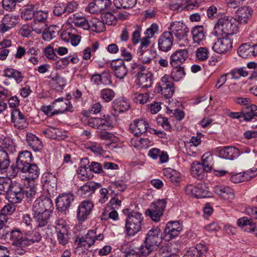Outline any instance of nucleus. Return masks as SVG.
<instances>
[{
	"label": "nucleus",
	"instance_id": "f257e3e1",
	"mask_svg": "<svg viewBox=\"0 0 257 257\" xmlns=\"http://www.w3.org/2000/svg\"><path fill=\"white\" fill-rule=\"evenodd\" d=\"M168 31L163 32L158 40L159 49L163 52L169 51L174 41L180 47L189 46V28L180 21L172 22L168 27Z\"/></svg>",
	"mask_w": 257,
	"mask_h": 257
},
{
	"label": "nucleus",
	"instance_id": "f03ea898",
	"mask_svg": "<svg viewBox=\"0 0 257 257\" xmlns=\"http://www.w3.org/2000/svg\"><path fill=\"white\" fill-rule=\"evenodd\" d=\"M238 28L235 20L232 18L223 17L219 19L212 32V35L216 37H228L236 34Z\"/></svg>",
	"mask_w": 257,
	"mask_h": 257
},
{
	"label": "nucleus",
	"instance_id": "7ed1b4c3",
	"mask_svg": "<svg viewBox=\"0 0 257 257\" xmlns=\"http://www.w3.org/2000/svg\"><path fill=\"white\" fill-rule=\"evenodd\" d=\"M162 240V234L159 228L150 229L146 235L145 245L142 246L140 251L143 255L147 256L151 252L158 248Z\"/></svg>",
	"mask_w": 257,
	"mask_h": 257
},
{
	"label": "nucleus",
	"instance_id": "20e7f679",
	"mask_svg": "<svg viewBox=\"0 0 257 257\" xmlns=\"http://www.w3.org/2000/svg\"><path fill=\"white\" fill-rule=\"evenodd\" d=\"M103 237V234L98 232L97 229L89 230L84 236L77 237L76 239V242H78L76 247H80L82 249H87L93 245L95 241H101Z\"/></svg>",
	"mask_w": 257,
	"mask_h": 257
},
{
	"label": "nucleus",
	"instance_id": "39448f33",
	"mask_svg": "<svg viewBox=\"0 0 257 257\" xmlns=\"http://www.w3.org/2000/svg\"><path fill=\"white\" fill-rule=\"evenodd\" d=\"M10 201L13 203H19L24 198V190L22 185L17 181H10L7 189Z\"/></svg>",
	"mask_w": 257,
	"mask_h": 257
},
{
	"label": "nucleus",
	"instance_id": "423d86ee",
	"mask_svg": "<svg viewBox=\"0 0 257 257\" xmlns=\"http://www.w3.org/2000/svg\"><path fill=\"white\" fill-rule=\"evenodd\" d=\"M166 205V201L165 199L157 200L151 203L150 208L146 212V214L153 221L158 222L163 214Z\"/></svg>",
	"mask_w": 257,
	"mask_h": 257
},
{
	"label": "nucleus",
	"instance_id": "0eeeda50",
	"mask_svg": "<svg viewBox=\"0 0 257 257\" xmlns=\"http://www.w3.org/2000/svg\"><path fill=\"white\" fill-rule=\"evenodd\" d=\"M156 90L158 92H161L166 98H170L173 95L174 92V84L169 75L166 74L161 78Z\"/></svg>",
	"mask_w": 257,
	"mask_h": 257
},
{
	"label": "nucleus",
	"instance_id": "6e6552de",
	"mask_svg": "<svg viewBox=\"0 0 257 257\" xmlns=\"http://www.w3.org/2000/svg\"><path fill=\"white\" fill-rule=\"evenodd\" d=\"M183 229L182 225L177 221H170L167 223L164 230V238L170 240L176 237Z\"/></svg>",
	"mask_w": 257,
	"mask_h": 257
},
{
	"label": "nucleus",
	"instance_id": "1a4fd4ad",
	"mask_svg": "<svg viewBox=\"0 0 257 257\" xmlns=\"http://www.w3.org/2000/svg\"><path fill=\"white\" fill-rule=\"evenodd\" d=\"M53 209L52 201L49 198L43 196L37 199L34 203L33 212H52Z\"/></svg>",
	"mask_w": 257,
	"mask_h": 257
},
{
	"label": "nucleus",
	"instance_id": "9d476101",
	"mask_svg": "<svg viewBox=\"0 0 257 257\" xmlns=\"http://www.w3.org/2000/svg\"><path fill=\"white\" fill-rule=\"evenodd\" d=\"M54 111L51 115L62 114L67 111H73L72 104L68 100L64 99L63 97L56 99L52 102Z\"/></svg>",
	"mask_w": 257,
	"mask_h": 257
},
{
	"label": "nucleus",
	"instance_id": "9b49d317",
	"mask_svg": "<svg viewBox=\"0 0 257 257\" xmlns=\"http://www.w3.org/2000/svg\"><path fill=\"white\" fill-rule=\"evenodd\" d=\"M19 23V17L12 14H6L0 24V33H5L14 28Z\"/></svg>",
	"mask_w": 257,
	"mask_h": 257
},
{
	"label": "nucleus",
	"instance_id": "f8f14e48",
	"mask_svg": "<svg viewBox=\"0 0 257 257\" xmlns=\"http://www.w3.org/2000/svg\"><path fill=\"white\" fill-rule=\"evenodd\" d=\"M222 38L218 39L212 47V50L219 54L225 53L232 49V41L228 37L222 36Z\"/></svg>",
	"mask_w": 257,
	"mask_h": 257
},
{
	"label": "nucleus",
	"instance_id": "ddd939ff",
	"mask_svg": "<svg viewBox=\"0 0 257 257\" xmlns=\"http://www.w3.org/2000/svg\"><path fill=\"white\" fill-rule=\"evenodd\" d=\"M74 200L72 194H63L59 195L56 200V204L59 211L63 212L68 210Z\"/></svg>",
	"mask_w": 257,
	"mask_h": 257
},
{
	"label": "nucleus",
	"instance_id": "4468645a",
	"mask_svg": "<svg viewBox=\"0 0 257 257\" xmlns=\"http://www.w3.org/2000/svg\"><path fill=\"white\" fill-rule=\"evenodd\" d=\"M213 190L214 193L222 199L231 201L234 198V191L229 186L223 185H215Z\"/></svg>",
	"mask_w": 257,
	"mask_h": 257
},
{
	"label": "nucleus",
	"instance_id": "2eb2a0df",
	"mask_svg": "<svg viewBox=\"0 0 257 257\" xmlns=\"http://www.w3.org/2000/svg\"><path fill=\"white\" fill-rule=\"evenodd\" d=\"M88 124L95 128L106 130L111 125V122L108 115H103V118H90L88 121Z\"/></svg>",
	"mask_w": 257,
	"mask_h": 257
},
{
	"label": "nucleus",
	"instance_id": "dca6fc26",
	"mask_svg": "<svg viewBox=\"0 0 257 257\" xmlns=\"http://www.w3.org/2000/svg\"><path fill=\"white\" fill-rule=\"evenodd\" d=\"M188 49H179L170 56V64L172 66H180L184 63L188 57Z\"/></svg>",
	"mask_w": 257,
	"mask_h": 257
},
{
	"label": "nucleus",
	"instance_id": "f3484780",
	"mask_svg": "<svg viewBox=\"0 0 257 257\" xmlns=\"http://www.w3.org/2000/svg\"><path fill=\"white\" fill-rule=\"evenodd\" d=\"M110 65L115 76L117 78L123 79L127 75V69L123 60L117 59L113 60Z\"/></svg>",
	"mask_w": 257,
	"mask_h": 257
},
{
	"label": "nucleus",
	"instance_id": "a211bd4d",
	"mask_svg": "<svg viewBox=\"0 0 257 257\" xmlns=\"http://www.w3.org/2000/svg\"><path fill=\"white\" fill-rule=\"evenodd\" d=\"M149 124L144 119L135 120L130 126L131 132L135 136H140L141 135L148 131Z\"/></svg>",
	"mask_w": 257,
	"mask_h": 257
},
{
	"label": "nucleus",
	"instance_id": "6ab92c4d",
	"mask_svg": "<svg viewBox=\"0 0 257 257\" xmlns=\"http://www.w3.org/2000/svg\"><path fill=\"white\" fill-rule=\"evenodd\" d=\"M93 207L92 202L84 201L79 206L77 211V217L79 221H85L90 213Z\"/></svg>",
	"mask_w": 257,
	"mask_h": 257
},
{
	"label": "nucleus",
	"instance_id": "aec40b11",
	"mask_svg": "<svg viewBox=\"0 0 257 257\" xmlns=\"http://www.w3.org/2000/svg\"><path fill=\"white\" fill-rule=\"evenodd\" d=\"M137 78V83L142 88H148L152 85L153 74L150 72H145L144 70L138 72Z\"/></svg>",
	"mask_w": 257,
	"mask_h": 257
},
{
	"label": "nucleus",
	"instance_id": "412c9836",
	"mask_svg": "<svg viewBox=\"0 0 257 257\" xmlns=\"http://www.w3.org/2000/svg\"><path fill=\"white\" fill-rule=\"evenodd\" d=\"M11 119L15 126L18 128L23 129L28 125L26 118L19 109H14L12 110Z\"/></svg>",
	"mask_w": 257,
	"mask_h": 257
},
{
	"label": "nucleus",
	"instance_id": "4be33fe9",
	"mask_svg": "<svg viewBox=\"0 0 257 257\" xmlns=\"http://www.w3.org/2000/svg\"><path fill=\"white\" fill-rule=\"evenodd\" d=\"M100 187V185L93 181L88 182L78 189V193L83 197H86L93 194L95 190Z\"/></svg>",
	"mask_w": 257,
	"mask_h": 257
},
{
	"label": "nucleus",
	"instance_id": "5701e85b",
	"mask_svg": "<svg viewBox=\"0 0 257 257\" xmlns=\"http://www.w3.org/2000/svg\"><path fill=\"white\" fill-rule=\"evenodd\" d=\"M206 169L202 164L197 161H194L191 165V174L194 177L198 180H202L206 176Z\"/></svg>",
	"mask_w": 257,
	"mask_h": 257
},
{
	"label": "nucleus",
	"instance_id": "b1692460",
	"mask_svg": "<svg viewBox=\"0 0 257 257\" xmlns=\"http://www.w3.org/2000/svg\"><path fill=\"white\" fill-rule=\"evenodd\" d=\"M251 15V10L248 7H242L239 8L235 13L233 18L235 22L239 23H246Z\"/></svg>",
	"mask_w": 257,
	"mask_h": 257
},
{
	"label": "nucleus",
	"instance_id": "393cba45",
	"mask_svg": "<svg viewBox=\"0 0 257 257\" xmlns=\"http://www.w3.org/2000/svg\"><path fill=\"white\" fill-rule=\"evenodd\" d=\"M52 212H33L34 219L38 227L46 226L49 222Z\"/></svg>",
	"mask_w": 257,
	"mask_h": 257
},
{
	"label": "nucleus",
	"instance_id": "a878e982",
	"mask_svg": "<svg viewBox=\"0 0 257 257\" xmlns=\"http://www.w3.org/2000/svg\"><path fill=\"white\" fill-rule=\"evenodd\" d=\"M57 240L59 244L63 245L67 244L69 240L68 230L66 226L58 224L56 227Z\"/></svg>",
	"mask_w": 257,
	"mask_h": 257
},
{
	"label": "nucleus",
	"instance_id": "bb28decb",
	"mask_svg": "<svg viewBox=\"0 0 257 257\" xmlns=\"http://www.w3.org/2000/svg\"><path fill=\"white\" fill-rule=\"evenodd\" d=\"M43 133L47 137L53 139L63 140L66 137L65 132L52 126H48L43 131Z\"/></svg>",
	"mask_w": 257,
	"mask_h": 257
},
{
	"label": "nucleus",
	"instance_id": "cd10ccee",
	"mask_svg": "<svg viewBox=\"0 0 257 257\" xmlns=\"http://www.w3.org/2000/svg\"><path fill=\"white\" fill-rule=\"evenodd\" d=\"M23 168L20 169L23 173H28L27 178L29 180H34L37 178L40 175V170L38 167L35 164H29Z\"/></svg>",
	"mask_w": 257,
	"mask_h": 257
},
{
	"label": "nucleus",
	"instance_id": "c85d7f7f",
	"mask_svg": "<svg viewBox=\"0 0 257 257\" xmlns=\"http://www.w3.org/2000/svg\"><path fill=\"white\" fill-rule=\"evenodd\" d=\"M61 36L63 41L66 42H70L73 46H77L80 41V37L77 34H74L71 30L67 29L64 31Z\"/></svg>",
	"mask_w": 257,
	"mask_h": 257
},
{
	"label": "nucleus",
	"instance_id": "c756f323",
	"mask_svg": "<svg viewBox=\"0 0 257 257\" xmlns=\"http://www.w3.org/2000/svg\"><path fill=\"white\" fill-rule=\"evenodd\" d=\"M239 151L232 147H225L219 152V156L224 159L233 160L238 156Z\"/></svg>",
	"mask_w": 257,
	"mask_h": 257
},
{
	"label": "nucleus",
	"instance_id": "7c9ffc66",
	"mask_svg": "<svg viewBox=\"0 0 257 257\" xmlns=\"http://www.w3.org/2000/svg\"><path fill=\"white\" fill-rule=\"evenodd\" d=\"M10 238L12 244L17 247H23L26 246L25 237L19 230H13L11 232Z\"/></svg>",
	"mask_w": 257,
	"mask_h": 257
},
{
	"label": "nucleus",
	"instance_id": "2f4dec72",
	"mask_svg": "<svg viewBox=\"0 0 257 257\" xmlns=\"http://www.w3.org/2000/svg\"><path fill=\"white\" fill-rule=\"evenodd\" d=\"M32 161V155L30 152L28 151L20 152L17 162L18 167L20 169L23 168L24 167L31 164Z\"/></svg>",
	"mask_w": 257,
	"mask_h": 257
},
{
	"label": "nucleus",
	"instance_id": "473e14b6",
	"mask_svg": "<svg viewBox=\"0 0 257 257\" xmlns=\"http://www.w3.org/2000/svg\"><path fill=\"white\" fill-rule=\"evenodd\" d=\"M26 141L28 145L35 152L40 150L42 148V143L40 139L32 133H27Z\"/></svg>",
	"mask_w": 257,
	"mask_h": 257
},
{
	"label": "nucleus",
	"instance_id": "72a5a7b5",
	"mask_svg": "<svg viewBox=\"0 0 257 257\" xmlns=\"http://www.w3.org/2000/svg\"><path fill=\"white\" fill-rule=\"evenodd\" d=\"M237 224L238 226L244 228L245 230L248 232L254 231L256 228V225L253 220L251 219H248L246 217H243L238 219Z\"/></svg>",
	"mask_w": 257,
	"mask_h": 257
},
{
	"label": "nucleus",
	"instance_id": "f704fd0d",
	"mask_svg": "<svg viewBox=\"0 0 257 257\" xmlns=\"http://www.w3.org/2000/svg\"><path fill=\"white\" fill-rule=\"evenodd\" d=\"M129 107V103L123 99H116L112 102V108L114 111V115L127 110Z\"/></svg>",
	"mask_w": 257,
	"mask_h": 257
},
{
	"label": "nucleus",
	"instance_id": "c9c22d12",
	"mask_svg": "<svg viewBox=\"0 0 257 257\" xmlns=\"http://www.w3.org/2000/svg\"><path fill=\"white\" fill-rule=\"evenodd\" d=\"M138 136L131 139V146L137 149H146L151 145V142L148 138H139Z\"/></svg>",
	"mask_w": 257,
	"mask_h": 257
},
{
	"label": "nucleus",
	"instance_id": "e433bc0d",
	"mask_svg": "<svg viewBox=\"0 0 257 257\" xmlns=\"http://www.w3.org/2000/svg\"><path fill=\"white\" fill-rule=\"evenodd\" d=\"M26 246L39 242L42 239L40 233L37 230L29 231L25 233Z\"/></svg>",
	"mask_w": 257,
	"mask_h": 257
},
{
	"label": "nucleus",
	"instance_id": "4c0bfd02",
	"mask_svg": "<svg viewBox=\"0 0 257 257\" xmlns=\"http://www.w3.org/2000/svg\"><path fill=\"white\" fill-rule=\"evenodd\" d=\"M191 33L194 43L199 44L205 38L204 29L202 26L194 27L192 29Z\"/></svg>",
	"mask_w": 257,
	"mask_h": 257
},
{
	"label": "nucleus",
	"instance_id": "58836bf2",
	"mask_svg": "<svg viewBox=\"0 0 257 257\" xmlns=\"http://www.w3.org/2000/svg\"><path fill=\"white\" fill-rule=\"evenodd\" d=\"M4 75L10 78H14L17 83H21L24 78L22 73L13 68H7L4 70Z\"/></svg>",
	"mask_w": 257,
	"mask_h": 257
},
{
	"label": "nucleus",
	"instance_id": "ea45409f",
	"mask_svg": "<svg viewBox=\"0 0 257 257\" xmlns=\"http://www.w3.org/2000/svg\"><path fill=\"white\" fill-rule=\"evenodd\" d=\"M141 229V224L131 222L130 221L125 220V232L127 235L133 236L139 232Z\"/></svg>",
	"mask_w": 257,
	"mask_h": 257
},
{
	"label": "nucleus",
	"instance_id": "a19ab883",
	"mask_svg": "<svg viewBox=\"0 0 257 257\" xmlns=\"http://www.w3.org/2000/svg\"><path fill=\"white\" fill-rule=\"evenodd\" d=\"M73 19L72 23L75 26L86 30L89 29L90 26L89 22L84 17L77 16L75 14L73 15Z\"/></svg>",
	"mask_w": 257,
	"mask_h": 257
},
{
	"label": "nucleus",
	"instance_id": "79ce46f5",
	"mask_svg": "<svg viewBox=\"0 0 257 257\" xmlns=\"http://www.w3.org/2000/svg\"><path fill=\"white\" fill-rule=\"evenodd\" d=\"M138 0H114V6L117 9H124L133 8L137 3Z\"/></svg>",
	"mask_w": 257,
	"mask_h": 257
},
{
	"label": "nucleus",
	"instance_id": "37998d69",
	"mask_svg": "<svg viewBox=\"0 0 257 257\" xmlns=\"http://www.w3.org/2000/svg\"><path fill=\"white\" fill-rule=\"evenodd\" d=\"M251 51V45L244 43L239 46L237 53L242 58H248L252 56Z\"/></svg>",
	"mask_w": 257,
	"mask_h": 257
},
{
	"label": "nucleus",
	"instance_id": "c03bdc74",
	"mask_svg": "<svg viewBox=\"0 0 257 257\" xmlns=\"http://www.w3.org/2000/svg\"><path fill=\"white\" fill-rule=\"evenodd\" d=\"M174 67L171 71V77L174 81H178L185 76V70L183 67L180 66Z\"/></svg>",
	"mask_w": 257,
	"mask_h": 257
},
{
	"label": "nucleus",
	"instance_id": "a18cd8bd",
	"mask_svg": "<svg viewBox=\"0 0 257 257\" xmlns=\"http://www.w3.org/2000/svg\"><path fill=\"white\" fill-rule=\"evenodd\" d=\"M202 164L207 172H210L212 169L213 156L209 152L205 153L201 158Z\"/></svg>",
	"mask_w": 257,
	"mask_h": 257
},
{
	"label": "nucleus",
	"instance_id": "49530a36",
	"mask_svg": "<svg viewBox=\"0 0 257 257\" xmlns=\"http://www.w3.org/2000/svg\"><path fill=\"white\" fill-rule=\"evenodd\" d=\"M35 13L34 5H31L26 7L21 14L22 19L28 21L34 18Z\"/></svg>",
	"mask_w": 257,
	"mask_h": 257
},
{
	"label": "nucleus",
	"instance_id": "de8ad7c7",
	"mask_svg": "<svg viewBox=\"0 0 257 257\" xmlns=\"http://www.w3.org/2000/svg\"><path fill=\"white\" fill-rule=\"evenodd\" d=\"M90 29L92 31L97 33H100L105 30L104 24L102 21H98L96 19H93L89 22Z\"/></svg>",
	"mask_w": 257,
	"mask_h": 257
},
{
	"label": "nucleus",
	"instance_id": "09e8293b",
	"mask_svg": "<svg viewBox=\"0 0 257 257\" xmlns=\"http://www.w3.org/2000/svg\"><path fill=\"white\" fill-rule=\"evenodd\" d=\"M101 18L103 24L108 25H115L117 23L116 17L110 12L102 13Z\"/></svg>",
	"mask_w": 257,
	"mask_h": 257
},
{
	"label": "nucleus",
	"instance_id": "8fccbe9b",
	"mask_svg": "<svg viewBox=\"0 0 257 257\" xmlns=\"http://www.w3.org/2000/svg\"><path fill=\"white\" fill-rule=\"evenodd\" d=\"M51 81L57 91H62L65 85L64 79L58 75L53 77L51 78Z\"/></svg>",
	"mask_w": 257,
	"mask_h": 257
},
{
	"label": "nucleus",
	"instance_id": "3c124183",
	"mask_svg": "<svg viewBox=\"0 0 257 257\" xmlns=\"http://www.w3.org/2000/svg\"><path fill=\"white\" fill-rule=\"evenodd\" d=\"M131 97L134 102L143 104L147 102L149 95L148 93L135 92L132 94Z\"/></svg>",
	"mask_w": 257,
	"mask_h": 257
},
{
	"label": "nucleus",
	"instance_id": "603ef678",
	"mask_svg": "<svg viewBox=\"0 0 257 257\" xmlns=\"http://www.w3.org/2000/svg\"><path fill=\"white\" fill-rule=\"evenodd\" d=\"M248 111L245 113L242 112V117L246 121H250L254 117L257 116V106L254 104H251L248 108Z\"/></svg>",
	"mask_w": 257,
	"mask_h": 257
},
{
	"label": "nucleus",
	"instance_id": "864d4df0",
	"mask_svg": "<svg viewBox=\"0 0 257 257\" xmlns=\"http://www.w3.org/2000/svg\"><path fill=\"white\" fill-rule=\"evenodd\" d=\"M197 198L209 197V192L206 184L199 183L197 184Z\"/></svg>",
	"mask_w": 257,
	"mask_h": 257
},
{
	"label": "nucleus",
	"instance_id": "5fc2aeb1",
	"mask_svg": "<svg viewBox=\"0 0 257 257\" xmlns=\"http://www.w3.org/2000/svg\"><path fill=\"white\" fill-rule=\"evenodd\" d=\"M115 96L114 92L110 89H103L100 91V97L106 102L110 101Z\"/></svg>",
	"mask_w": 257,
	"mask_h": 257
},
{
	"label": "nucleus",
	"instance_id": "6e6d98bb",
	"mask_svg": "<svg viewBox=\"0 0 257 257\" xmlns=\"http://www.w3.org/2000/svg\"><path fill=\"white\" fill-rule=\"evenodd\" d=\"M48 25L47 23L33 22L32 24V30L38 34H42L48 29Z\"/></svg>",
	"mask_w": 257,
	"mask_h": 257
},
{
	"label": "nucleus",
	"instance_id": "4d7b16f0",
	"mask_svg": "<svg viewBox=\"0 0 257 257\" xmlns=\"http://www.w3.org/2000/svg\"><path fill=\"white\" fill-rule=\"evenodd\" d=\"M143 219V215L138 212L133 211L130 213L126 219L131 222H135L137 224H141Z\"/></svg>",
	"mask_w": 257,
	"mask_h": 257
},
{
	"label": "nucleus",
	"instance_id": "13d9d810",
	"mask_svg": "<svg viewBox=\"0 0 257 257\" xmlns=\"http://www.w3.org/2000/svg\"><path fill=\"white\" fill-rule=\"evenodd\" d=\"M1 150L8 152L9 151L12 152L15 149V146L13 142L10 138H5L3 140L2 144L0 145Z\"/></svg>",
	"mask_w": 257,
	"mask_h": 257
},
{
	"label": "nucleus",
	"instance_id": "bf43d9fd",
	"mask_svg": "<svg viewBox=\"0 0 257 257\" xmlns=\"http://www.w3.org/2000/svg\"><path fill=\"white\" fill-rule=\"evenodd\" d=\"M48 14L47 13L39 11H37L35 13V16L34 17L33 22H40V23H44L48 24Z\"/></svg>",
	"mask_w": 257,
	"mask_h": 257
},
{
	"label": "nucleus",
	"instance_id": "052dcab7",
	"mask_svg": "<svg viewBox=\"0 0 257 257\" xmlns=\"http://www.w3.org/2000/svg\"><path fill=\"white\" fill-rule=\"evenodd\" d=\"M104 77H103L102 75L99 74H93L91 78V81L94 84L99 85L100 84H106L109 83L110 82V80L108 77V75L106 74V81H103V79Z\"/></svg>",
	"mask_w": 257,
	"mask_h": 257
},
{
	"label": "nucleus",
	"instance_id": "680f3d73",
	"mask_svg": "<svg viewBox=\"0 0 257 257\" xmlns=\"http://www.w3.org/2000/svg\"><path fill=\"white\" fill-rule=\"evenodd\" d=\"M208 51L205 47H200L196 52V56L200 61L206 60L208 57Z\"/></svg>",
	"mask_w": 257,
	"mask_h": 257
},
{
	"label": "nucleus",
	"instance_id": "e2e57ef3",
	"mask_svg": "<svg viewBox=\"0 0 257 257\" xmlns=\"http://www.w3.org/2000/svg\"><path fill=\"white\" fill-rule=\"evenodd\" d=\"M158 25L155 23L152 24L145 31V37L150 39L152 38L155 34L158 33Z\"/></svg>",
	"mask_w": 257,
	"mask_h": 257
},
{
	"label": "nucleus",
	"instance_id": "0e129e2a",
	"mask_svg": "<svg viewBox=\"0 0 257 257\" xmlns=\"http://www.w3.org/2000/svg\"><path fill=\"white\" fill-rule=\"evenodd\" d=\"M164 174L166 176L169 177L172 182L177 183L180 180V174L174 170H171L170 172L166 170Z\"/></svg>",
	"mask_w": 257,
	"mask_h": 257
},
{
	"label": "nucleus",
	"instance_id": "69168bd1",
	"mask_svg": "<svg viewBox=\"0 0 257 257\" xmlns=\"http://www.w3.org/2000/svg\"><path fill=\"white\" fill-rule=\"evenodd\" d=\"M16 210V206L14 203H10L6 205L2 209L1 214L4 215L6 217L7 215H12Z\"/></svg>",
	"mask_w": 257,
	"mask_h": 257
},
{
	"label": "nucleus",
	"instance_id": "338daca9",
	"mask_svg": "<svg viewBox=\"0 0 257 257\" xmlns=\"http://www.w3.org/2000/svg\"><path fill=\"white\" fill-rule=\"evenodd\" d=\"M16 3L15 0H3L2 6L6 11L11 12L15 9Z\"/></svg>",
	"mask_w": 257,
	"mask_h": 257
},
{
	"label": "nucleus",
	"instance_id": "774afa93",
	"mask_svg": "<svg viewBox=\"0 0 257 257\" xmlns=\"http://www.w3.org/2000/svg\"><path fill=\"white\" fill-rule=\"evenodd\" d=\"M185 192L187 195L197 198V185L196 186H193L192 184L187 185L185 188Z\"/></svg>",
	"mask_w": 257,
	"mask_h": 257
}]
</instances>
